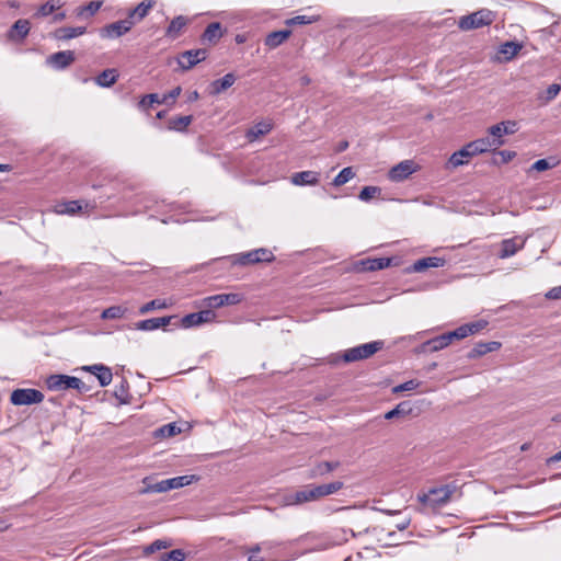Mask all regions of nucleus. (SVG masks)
I'll use <instances>...</instances> for the list:
<instances>
[{
  "instance_id": "1",
  "label": "nucleus",
  "mask_w": 561,
  "mask_h": 561,
  "mask_svg": "<svg viewBox=\"0 0 561 561\" xmlns=\"http://www.w3.org/2000/svg\"><path fill=\"white\" fill-rule=\"evenodd\" d=\"M343 482L334 481L328 484L306 486L305 489L299 490L295 493V503L301 504L305 502L316 501L323 496L334 494L337 491H340L343 488Z\"/></svg>"
},
{
  "instance_id": "2",
  "label": "nucleus",
  "mask_w": 561,
  "mask_h": 561,
  "mask_svg": "<svg viewBox=\"0 0 561 561\" xmlns=\"http://www.w3.org/2000/svg\"><path fill=\"white\" fill-rule=\"evenodd\" d=\"M382 347H383L382 341H374V342L365 343V344L346 350L342 356L332 355V357L330 358V363L336 364L341 358H343V360L345 363H352V362H357L360 359H366V358H369L370 356H373L378 351H380Z\"/></svg>"
},
{
  "instance_id": "3",
  "label": "nucleus",
  "mask_w": 561,
  "mask_h": 561,
  "mask_svg": "<svg viewBox=\"0 0 561 561\" xmlns=\"http://www.w3.org/2000/svg\"><path fill=\"white\" fill-rule=\"evenodd\" d=\"M46 387L51 391L76 389L80 393L88 391L87 385L78 377L55 374L46 378Z\"/></svg>"
},
{
  "instance_id": "4",
  "label": "nucleus",
  "mask_w": 561,
  "mask_h": 561,
  "mask_svg": "<svg viewBox=\"0 0 561 561\" xmlns=\"http://www.w3.org/2000/svg\"><path fill=\"white\" fill-rule=\"evenodd\" d=\"M453 492L454 488L447 484L439 488H434L427 493L419 494L417 500L424 505L436 508L446 504L449 501Z\"/></svg>"
},
{
  "instance_id": "5",
  "label": "nucleus",
  "mask_w": 561,
  "mask_h": 561,
  "mask_svg": "<svg viewBox=\"0 0 561 561\" xmlns=\"http://www.w3.org/2000/svg\"><path fill=\"white\" fill-rule=\"evenodd\" d=\"M494 20V14L488 9L479 10L459 20L458 26L468 31L481 26L490 25Z\"/></svg>"
},
{
  "instance_id": "6",
  "label": "nucleus",
  "mask_w": 561,
  "mask_h": 561,
  "mask_svg": "<svg viewBox=\"0 0 561 561\" xmlns=\"http://www.w3.org/2000/svg\"><path fill=\"white\" fill-rule=\"evenodd\" d=\"M42 391L33 388L15 389L11 392L10 401L14 405H30L43 402Z\"/></svg>"
},
{
  "instance_id": "7",
  "label": "nucleus",
  "mask_w": 561,
  "mask_h": 561,
  "mask_svg": "<svg viewBox=\"0 0 561 561\" xmlns=\"http://www.w3.org/2000/svg\"><path fill=\"white\" fill-rule=\"evenodd\" d=\"M275 260L272 251L265 248L255 249L245 253L237 254L233 263L239 265H249L261 262H272Z\"/></svg>"
},
{
  "instance_id": "8",
  "label": "nucleus",
  "mask_w": 561,
  "mask_h": 561,
  "mask_svg": "<svg viewBox=\"0 0 561 561\" xmlns=\"http://www.w3.org/2000/svg\"><path fill=\"white\" fill-rule=\"evenodd\" d=\"M419 169L420 167L413 160H403L389 170L388 178L392 182H402Z\"/></svg>"
},
{
  "instance_id": "9",
  "label": "nucleus",
  "mask_w": 561,
  "mask_h": 561,
  "mask_svg": "<svg viewBox=\"0 0 561 561\" xmlns=\"http://www.w3.org/2000/svg\"><path fill=\"white\" fill-rule=\"evenodd\" d=\"M216 319V313L211 309L202 310L184 316L181 319V325L183 328H193L203 323L213 322Z\"/></svg>"
},
{
  "instance_id": "10",
  "label": "nucleus",
  "mask_w": 561,
  "mask_h": 561,
  "mask_svg": "<svg viewBox=\"0 0 561 561\" xmlns=\"http://www.w3.org/2000/svg\"><path fill=\"white\" fill-rule=\"evenodd\" d=\"M133 21L128 18L107 24L101 30L102 37L117 38L126 34L133 27Z\"/></svg>"
},
{
  "instance_id": "11",
  "label": "nucleus",
  "mask_w": 561,
  "mask_h": 561,
  "mask_svg": "<svg viewBox=\"0 0 561 561\" xmlns=\"http://www.w3.org/2000/svg\"><path fill=\"white\" fill-rule=\"evenodd\" d=\"M207 51L205 49H191L182 53L178 58V64L183 70H188L198 62L205 60Z\"/></svg>"
},
{
  "instance_id": "12",
  "label": "nucleus",
  "mask_w": 561,
  "mask_h": 561,
  "mask_svg": "<svg viewBox=\"0 0 561 561\" xmlns=\"http://www.w3.org/2000/svg\"><path fill=\"white\" fill-rule=\"evenodd\" d=\"M242 296L240 294H218L206 297L204 299L205 305L210 308H220L228 305H237L241 302Z\"/></svg>"
},
{
  "instance_id": "13",
  "label": "nucleus",
  "mask_w": 561,
  "mask_h": 561,
  "mask_svg": "<svg viewBox=\"0 0 561 561\" xmlns=\"http://www.w3.org/2000/svg\"><path fill=\"white\" fill-rule=\"evenodd\" d=\"M75 61V53L71 50H62L50 55L47 64L57 70H62Z\"/></svg>"
},
{
  "instance_id": "14",
  "label": "nucleus",
  "mask_w": 561,
  "mask_h": 561,
  "mask_svg": "<svg viewBox=\"0 0 561 561\" xmlns=\"http://www.w3.org/2000/svg\"><path fill=\"white\" fill-rule=\"evenodd\" d=\"M290 182L296 186L317 185L320 182V173L316 171H300L290 176Z\"/></svg>"
},
{
  "instance_id": "15",
  "label": "nucleus",
  "mask_w": 561,
  "mask_h": 561,
  "mask_svg": "<svg viewBox=\"0 0 561 561\" xmlns=\"http://www.w3.org/2000/svg\"><path fill=\"white\" fill-rule=\"evenodd\" d=\"M154 5L156 0H142L135 9L128 12L127 18L135 25L142 21Z\"/></svg>"
},
{
  "instance_id": "16",
  "label": "nucleus",
  "mask_w": 561,
  "mask_h": 561,
  "mask_svg": "<svg viewBox=\"0 0 561 561\" xmlns=\"http://www.w3.org/2000/svg\"><path fill=\"white\" fill-rule=\"evenodd\" d=\"M172 317L150 318L138 321L135 329L140 331H154L170 324Z\"/></svg>"
},
{
  "instance_id": "17",
  "label": "nucleus",
  "mask_w": 561,
  "mask_h": 561,
  "mask_svg": "<svg viewBox=\"0 0 561 561\" xmlns=\"http://www.w3.org/2000/svg\"><path fill=\"white\" fill-rule=\"evenodd\" d=\"M30 28L28 20L20 19L9 30L8 37L11 41L21 42L27 36Z\"/></svg>"
},
{
  "instance_id": "18",
  "label": "nucleus",
  "mask_w": 561,
  "mask_h": 561,
  "mask_svg": "<svg viewBox=\"0 0 561 561\" xmlns=\"http://www.w3.org/2000/svg\"><path fill=\"white\" fill-rule=\"evenodd\" d=\"M446 263V260L438 256H427L420 259L413 263L411 266V271L415 273L423 272L430 267H443Z\"/></svg>"
},
{
  "instance_id": "19",
  "label": "nucleus",
  "mask_w": 561,
  "mask_h": 561,
  "mask_svg": "<svg viewBox=\"0 0 561 561\" xmlns=\"http://www.w3.org/2000/svg\"><path fill=\"white\" fill-rule=\"evenodd\" d=\"M448 346V343L444 334L435 336L417 347V353H434L444 350Z\"/></svg>"
},
{
  "instance_id": "20",
  "label": "nucleus",
  "mask_w": 561,
  "mask_h": 561,
  "mask_svg": "<svg viewBox=\"0 0 561 561\" xmlns=\"http://www.w3.org/2000/svg\"><path fill=\"white\" fill-rule=\"evenodd\" d=\"M501 347V343L496 341L477 343L468 353V358L473 359L488 353L495 352Z\"/></svg>"
},
{
  "instance_id": "21",
  "label": "nucleus",
  "mask_w": 561,
  "mask_h": 561,
  "mask_svg": "<svg viewBox=\"0 0 561 561\" xmlns=\"http://www.w3.org/2000/svg\"><path fill=\"white\" fill-rule=\"evenodd\" d=\"M273 129L271 121H262L248 129L245 137L250 142L255 141L261 136L268 134Z\"/></svg>"
},
{
  "instance_id": "22",
  "label": "nucleus",
  "mask_w": 561,
  "mask_h": 561,
  "mask_svg": "<svg viewBox=\"0 0 561 561\" xmlns=\"http://www.w3.org/2000/svg\"><path fill=\"white\" fill-rule=\"evenodd\" d=\"M236 82V76L233 73H227L222 78L214 80L210 83V93L211 94H220L226 91Z\"/></svg>"
},
{
  "instance_id": "23",
  "label": "nucleus",
  "mask_w": 561,
  "mask_h": 561,
  "mask_svg": "<svg viewBox=\"0 0 561 561\" xmlns=\"http://www.w3.org/2000/svg\"><path fill=\"white\" fill-rule=\"evenodd\" d=\"M197 480H198V477H196L195 474H186V476H179V477L165 479L164 482H165L167 491H170V490L180 489V488L190 485L191 483H193L194 481H197Z\"/></svg>"
},
{
  "instance_id": "24",
  "label": "nucleus",
  "mask_w": 561,
  "mask_h": 561,
  "mask_svg": "<svg viewBox=\"0 0 561 561\" xmlns=\"http://www.w3.org/2000/svg\"><path fill=\"white\" fill-rule=\"evenodd\" d=\"M363 271H379L391 265L390 257L367 259L360 262Z\"/></svg>"
},
{
  "instance_id": "25",
  "label": "nucleus",
  "mask_w": 561,
  "mask_h": 561,
  "mask_svg": "<svg viewBox=\"0 0 561 561\" xmlns=\"http://www.w3.org/2000/svg\"><path fill=\"white\" fill-rule=\"evenodd\" d=\"M221 24L219 22H213L207 25L206 30L202 35V39L203 42L215 44L221 38Z\"/></svg>"
},
{
  "instance_id": "26",
  "label": "nucleus",
  "mask_w": 561,
  "mask_h": 561,
  "mask_svg": "<svg viewBox=\"0 0 561 561\" xmlns=\"http://www.w3.org/2000/svg\"><path fill=\"white\" fill-rule=\"evenodd\" d=\"M144 488L139 490V494H149V493H164L167 491L164 480L152 482L151 478L146 477L142 480Z\"/></svg>"
},
{
  "instance_id": "27",
  "label": "nucleus",
  "mask_w": 561,
  "mask_h": 561,
  "mask_svg": "<svg viewBox=\"0 0 561 561\" xmlns=\"http://www.w3.org/2000/svg\"><path fill=\"white\" fill-rule=\"evenodd\" d=\"M291 34L289 30L275 31L270 33L265 38V45L270 48H276L283 44Z\"/></svg>"
},
{
  "instance_id": "28",
  "label": "nucleus",
  "mask_w": 561,
  "mask_h": 561,
  "mask_svg": "<svg viewBox=\"0 0 561 561\" xmlns=\"http://www.w3.org/2000/svg\"><path fill=\"white\" fill-rule=\"evenodd\" d=\"M504 136H505V130L502 129L500 124H495V125L489 127V129H488L486 137L490 139L494 149H497L505 144Z\"/></svg>"
},
{
  "instance_id": "29",
  "label": "nucleus",
  "mask_w": 561,
  "mask_h": 561,
  "mask_svg": "<svg viewBox=\"0 0 561 561\" xmlns=\"http://www.w3.org/2000/svg\"><path fill=\"white\" fill-rule=\"evenodd\" d=\"M522 248H523V243L517 244L516 238L505 239L501 243V251L499 253V257H501V259L511 257Z\"/></svg>"
},
{
  "instance_id": "30",
  "label": "nucleus",
  "mask_w": 561,
  "mask_h": 561,
  "mask_svg": "<svg viewBox=\"0 0 561 561\" xmlns=\"http://www.w3.org/2000/svg\"><path fill=\"white\" fill-rule=\"evenodd\" d=\"M85 33L84 26H77V27H59L55 32V37L58 39H71L75 37H78L80 35H83Z\"/></svg>"
},
{
  "instance_id": "31",
  "label": "nucleus",
  "mask_w": 561,
  "mask_h": 561,
  "mask_svg": "<svg viewBox=\"0 0 561 561\" xmlns=\"http://www.w3.org/2000/svg\"><path fill=\"white\" fill-rule=\"evenodd\" d=\"M118 78V73L115 69L103 70L95 79L98 85L103 88L112 87Z\"/></svg>"
},
{
  "instance_id": "32",
  "label": "nucleus",
  "mask_w": 561,
  "mask_h": 561,
  "mask_svg": "<svg viewBox=\"0 0 561 561\" xmlns=\"http://www.w3.org/2000/svg\"><path fill=\"white\" fill-rule=\"evenodd\" d=\"M81 209L82 206L79 201H69L55 206V213L58 215H75Z\"/></svg>"
},
{
  "instance_id": "33",
  "label": "nucleus",
  "mask_w": 561,
  "mask_h": 561,
  "mask_svg": "<svg viewBox=\"0 0 561 561\" xmlns=\"http://www.w3.org/2000/svg\"><path fill=\"white\" fill-rule=\"evenodd\" d=\"M339 466H340L339 461H322V462H319L317 466H314L311 469L309 477L310 478H316V477H319V476H324V474L330 473L333 470H335Z\"/></svg>"
},
{
  "instance_id": "34",
  "label": "nucleus",
  "mask_w": 561,
  "mask_h": 561,
  "mask_svg": "<svg viewBox=\"0 0 561 561\" xmlns=\"http://www.w3.org/2000/svg\"><path fill=\"white\" fill-rule=\"evenodd\" d=\"M187 20L183 15H179L174 18L169 24L165 35L171 38H176L182 31V28L186 25Z\"/></svg>"
},
{
  "instance_id": "35",
  "label": "nucleus",
  "mask_w": 561,
  "mask_h": 561,
  "mask_svg": "<svg viewBox=\"0 0 561 561\" xmlns=\"http://www.w3.org/2000/svg\"><path fill=\"white\" fill-rule=\"evenodd\" d=\"M93 370H98L100 375L96 377L101 387H106L112 382L113 374L110 367L102 364L92 365Z\"/></svg>"
},
{
  "instance_id": "36",
  "label": "nucleus",
  "mask_w": 561,
  "mask_h": 561,
  "mask_svg": "<svg viewBox=\"0 0 561 561\" xmlns=\"http://www.w3.org/2000/svg\"><path fill=\"white\" fill-rule=\"evenodd\" d=\"M522 48L523 45L520 43L511 41L502 44L499 51L505 56L506 60H511L519 53Z\"/></svg>"
},
{
  "instance_id": "37",
  "label": "nucleus",
  "mask_w": 561,
  "mask_h": 561,
  "mask_svg": "<svg viewBox=\"0 0 561 561\" xmlns=\"http://www.w3.org/2000/svg\"><path fill=\"white\" fill-rule=\"evenodd\" d=\"M192 121L193 117L191 115L174 117L169 121L168 128L170 130L183 131L187 128Z\"/></svg>"
},
{
  "instance_id": "38",
  "label": "nucleus",
  "mask_w": 561,
  "mask_h": 561,
  "mask_svg": "<svg viewBox=\"0 0 561 561\" xmlns=\"http://www.w3.org/2000/svg\"><path fill=\"white\" fill-rule=\"evenodd\" d=\"M179 433H181V428L176 425V423H169L159 427L154 432V435L156 437H172Z\"/></svg>"
},
{
  "instance_id": "39",
  "label": "nucleus",
  "mask_w": 561,
  "mask_h": 561,
  "mask_svg": "<svg viewBox=\"0 0 561 561\" xmlns=\"http://www.w3.org/2000/svg\"><path fill=\"white\" fill-rule=\"evenodd\" d=\"M411 412L410 404L408 402H401L399 403L394 409L388 411L385 414L386 420H392L397 416H404L408 415Z\"/></svg>"
},
{
  "instance_id": "40",
  "label": "nucleus",
  "mask_w": 561,
  "mask_h": 561,
  "mask_svg": "<svg viewBox=\"0 0 561 561\" xmlns=\"http://www.w3.org/2000/svg\"><path fill=\"white\" fill-rule=\"evenodd\" d=\"M125 312L126 308H123L122 306H112L102 311L101 318L103 320L119 319L124 317Z\"/></svg>"
},
{
  "instance_id": "41",
  "label": "nucleus",
  "mask_w": 561,
  "mask_h": 561,
  "mask_svg": "<svg viewBox=\"0 0 561 561\" xmlns=\"http://www.w3.org/2000/svg\"><path fill=\"white\" fill-rule=\"evenodd\" d=\"M355 176V173L351 167H346L340 171V173L333 179L332 184L334 186H341L347 183Z\"/></svg>"
},
{
  "instance_id": "42",
  "label": "nucleus",
  "mask_w": 561,
  "mask_h": 561,
  "mask_svg": "<svg viewBox=\"0 0 561 561\" xmlns=\"http://www.w3.org/2000/svg\"><path fill=\"white\" fill-rule=\"evenodd\" d=\"M242 550L248 553V561H274L273 559H266L264 557H260L259 556V552H261V547L259 546V543H255L254 546L252 547H244L242 548Z\"/></svg>"
},
{
  "instance_id": "43",
  "label": "nucleus",
  "mask_w": 561,
  "mask_h": 561,
  "mask_svg": "<svg viewBox=\"0 0 561 561\" xmlns=\"http://www.w3.org/2000/svg\"><path fill=\"white\" fill-rule=\"evenodd\" d=\"M153 104H162L161 98L157 93H150L142 96V99L138 103V106L141 110H148Z\"/></svg>"
},
{
  "instance_id": "44",
  "label": "nucleus",
  "mask_w": 561,
  "mask_h": 561,
  "mask_svg": "<svg viewBox=\"0 0 561 561\" xmlns=\"http://www.w3.org/2000/svg\"><path fill=\"white\" fill-rule=\"evenodd\" d=\"M465 159H468V152L462 147L460 150H458L451 154V157L449 158V163L454 168H457V167H460V165L467 163V160H465Z\"/></svg>"
},
{
  "instance_id": "45",
  "label": "nucleus",
  "mask_w": 561,
  "mask_h": 561,
  "mask_svg": "<svg viewBox=\"0 0 561 561\" xmlns=\"http://www.w3.org/2000/svg\"><path fill=\"white\" fill-rule=\"evenodd\" d=\"M114 396L121 403L128 402V383L126 380L123 379L121 385L116 386Z\"/></svg>"
},
{
  "instance_id": "46",
  "label": "nucleus",
  "mask_w": 561,
  "mask_h": 561,
  "mask_svg": "<svg viewBox=\"0 0 561 561\" xmlns=\"http://www.w3.org/2000/svg\"><path fill=\"white\" fill-rule=\"evenodd\" d=\"M558 162H551V159H539L530 167V171H546L556 167Z\"/></svg>"
},
{
  "instance_id": "47",
  "label": "nucleus",
  "mask_w": 561,
  "mask_h": 561,
  "mask_svg": "<svg viewBox=\"0 0 561 561\" xmlns=\"http://www.w3.org/2000/svg\"><path fill=\"white\" fill-rule=\"evenodd\" d=\"M379 193H380V188L377 186H365L360 191L358 197L363 202H369Z\"/></svg>"
},
{
  "instance_id": "48",
  "label": "nucleus",
  "mask_w": 561,
  "mask_h": 561,
  "mask_svg": "<svg viewBox=\"0 0 561 561\" xmlns=\"http://www.w3.org/2000/svg\"><path fill=\"white\" fill-rule=\"evenodd\" d=\"M185 559V553L181 549H174L170 552L163 553L159 561H183Z\"/></svg>"
},
{
  "instance_id": "49",
  "label": "nucleus",
  "mask_w": 561,
  "mask_h": 561,
  "mask_svg": "<svg viewBox=\"0 0 561 561\" xmlns=\"http://www.w3.org/2000/svg\"><path fill=\"white\" fill-rule=\"evenodd\" d=\"M165 307V302L160 299H153L140 307L139 312L141 314L150 312L156 309H162Z\"/></svg>"
},
{
  "instance_id": "50",
  "label": "nucleus",
  "mask_w": 561,
  "mask_h": 561,
  "mask_svg": "<svg viewBox=\"0 0 561 561\" xmlns=\"http://www.w3.org/2000/svg\"><path fill=\"white\" fill-rule=\"evenodd\" d=\"M420 386V381L415 379L408 380L403 383H400L393 388V392H403V391H411L417 389Z\"/></svg>"
},
{
  "instance_id": "51",
  "label": "nucleus",
  "mask_w": 561,
  "mask_h": 561,
  "mask_svg": "<svg viewBox=\"0 0 561 561\" xmlns=\"http://www.w3.org/2000/svg\"><path fill=\"white\" fill-rule=\"evenodd\" d=\"M473 142L477 146V149L479 150L480 153H484L490 150H495L488 137L476 139L473 140Z\"/></svg>"
},
{
  "instance_id": "52",
  "label": "nucleus",
  "mask_w": 561,
  "mask_h": 561,
  "mask_svg": "<svg viewBox=\"0 0 561 561\" xmlns=\"http://www.w3.org/2000/svg\"><path fill=\"white\" fill-rule=\"evenodd\" d=\"M57 5L54 0H49L43 5L39 7V9L36 12L37 16H47L51 14L56 10Z\"/></svg>"
},
{
  "instance_id": "53",
  "label": "nucleus",
  "mask_w": 561,
  "mask_h": 561,
  "mask_svg": "<svg viewBox=\"0 0 561 561\" xmlns=\"http://www.w3.org/2000/svg\"><path fill=\"white\" fill-rule=\"evenodd\" d=\"M317 19L316 18H309V16H306V15H297V16H294L289 20H287V24L288 25H305V24H310L312 22H314Z\"/></svg>"
},
{
  "instance_id": "54",
  "label": "nucleus",
  "mask_w": 561,
  "mask_h": 561,
  "mask_svg": "<svg viewBox=\"0 0 561 561\" xmlns=\"http://www.w3.org/2000/svg\"><path fill=\"white\" fill-rule=\"evenodd\" d=\"M100 7L101 2L91 1L88 5L80 8L78 14L83 15L84 13H88L89 15H93L99 11Z\"/></svg>"
},
{
  "instance_id": "55",
  "label": "nucleus",
  "mask_w": 561,
  "mask_h": 561,
  "mask_svg": "<svg viewBox=\"0 0 561 561\" xmlns=\"http://www.w3.org/2000/svg\"><path fill=\"white\" fill-rule=\"evenodd\" d=\"M499 124L505 130V135H513L518 130V124L515 121H503Z\"/></svg>"
},
{
  "instance_id": "56",
  "label": "nucleus",
  "mask_w": 561,
  "mask_h": 561,
  "mask_svg": "<svg viewBox=\"0 0 561 561\" xmlns=\"http://www.w3.org/2000/svg\"><path fill=\"white\" fill-rule=\"evenodd\" d=\"M170 546L169 542L164 541V540H156L153 541L151 545H149L148 547H146L145 549V552L146 553H152L154 551H158V550H161V549H165Z\"/></svg>"
},
{
  "instance_id": "57",
  "label": "nucleus",
  "mask_w": 561,
  "mask_h": 561,
  "mask_svg": "<svg viewBox=\"0 0 561 561\" xmlns=\"http://www.w3.org/2000/svg\"><path fill=\"white\" fill-rule=\"evenodd\" d=\"M181 93V88L180 87H176L174 89H172L168 94H164L162 98H161V102L162 103H173L175 101V99L180 95Z\"/></svg>"
},
{
  "instance_id": "58",
  "label": "nucleus",
  "mask_w": 561,
  "mask_h": 561,
  "mask_svg": "<svg viewBox=\"0 0 561 561\" xmlns=\"http://www.w3.org/2000/svg\"><path fill=\"white\" fill-rule=\"evenodd\" d=\"M259 546L261 547L262 551H272L273 549L280 546V542L275 541V540H265V541L259 542Z\"/></svg>"
},
{
  "instance_id": "59",
  "label": "nucleus",
  "mask_w": 561,
  "mask_h": 561,
  "mask_svg": "<svg viewBox=\"0 0 561 561\" xmlns=\"http://www.w3.org/2000/svg\"><path fill=\"white\" fill-rule=\"evenodd\" d=\"M561 87L560 84L553 83L550 84L547 89V100H553L560 92Z\"/></svg>"
},
{
  "instance_id": "60",
  "label": "nucleus",
  "mask_w": 561,
  "mask_h": 561,
  "mask_svg": "<svg viewBox=\"0 0 561 561\" xmlns=\"http://www.w3.org/2000/svg\"><path fill=\"white\" fill-rule=\"evenodd\" d=\"M496 154L501 157L502 163H507L516 156V153L514 151H510V150L497 151Z\"/></svg>"
},
{
  "instance_id": "61",
  "label": "nucleus",
  "mask_w": 561,
  "mask_h": 561,
  "mask_svg": "<svg viewBox=\"0 0 561 561\" xmlns=\"http://www.w3.org/2000/svg\"><path fill=\"white\" fill-rule=\"evenodd\" d=\"M455 331L458 335V340H461L470 335L471 329L467 324H463L458 327Z\"/></svg>"
},
{
  "instance_id": "62",
  "label": "nucleus",
  "mask_w": 561,
  "mask_h": 561,
  "mask_svg": "<svg viewBox=\"0 0 561 561\" xmlns=\"http://www.w3.org/2000/svg\"><path fill=\"white\" fill-rule=\"evenodd\" d=\"M467 325L471 329L470 335L479 332L480 330L484 329L486 325L485 321H477L472 323H467Z\"/></svg>"
},
{
  "instance_id": "63",
  "label": "nucleus",
  "mask_w": 561,
  "mask_h": 561,
  "mask_svg": "<svg viewBox=\"0 0 561 561\" xmlns=\"http://www.w3.org/2000/svg\"><path fill=\"white\" fill-rule=\"evenodd\" d=\"M546 298L548 299H561V286H557L547 291Z\"/></svg>"
},
{
  "instance_id": "64",
  "label": "nucleus",
  "mask_w": 561,
  "mask_h": 561,
  "mask_svg": "<svg viewBox=\"0 0 561 561\" xmlns=\"http://www.w3.org/2000/svg\"><path fill=\"white\" fill-rule=\"evenodd\" d=\"M465 150L468 152V158H471L476 154H480L479 150L477 149V146L474 145L473 141L467 144L466 146H463Z\"/></svg>"
}]
</instances>
